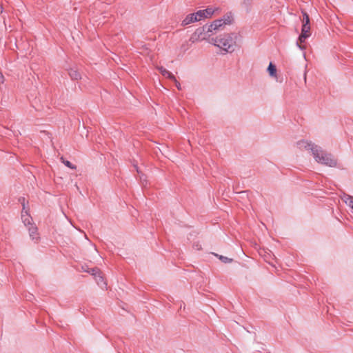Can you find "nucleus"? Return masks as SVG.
Wrapping results in <instances>:
<instances>
[{"mask_svg": "<svg viewBox=\"0 0 353 353\" xmlns=\"http://www.w3.org/2000/svg\"><path fill=\"white\" fill-rule=\"evenodd\" d=\"M210 43L219 47L225 52H232L234 50L236 41L231 34H226L211 38Z\"/></svg>", "mask_w": 353, "mask_h": 353, "instance_id": "nucleus-1", "label": "nucleus"}, {"mask_svg": "<svg viewBox=\"0 0 353 353\" xmlns=\"http://www.w3.org/2000/svg\"><path fill=\"white\" fill-rule=\"evenodd\" d=\"M208 25L203 26V27L197 28L194 34L190 38L191 43H195L198 40L205 39L207 37H210L211 34Z\"/></svg>", "mask_w": 353, "mask_h": 353, "instance_id": "nucleus-2", "label": "nucleus"}, {"mask_svg": "<svg viewBox=\"0 0 353 353\" xmlns=\"http://www.w3.org/2000/svg\"><path fill=\"white\" fill-rule=\"evenodd\" d=\"M231 21L229 17L214 21L210 25H208L211 34L216 33L219 30H222L226 24L230 23Z\"/></svg>", "mask_w": 353, "mask_h": 353, "instance_id": "nucleus-3", "label": "nucleus"}, {"mask_svg": "<svg viewBox=\"0 0 353 353\" xmlns=\"http://www.w3.org/2000/svg\"><path fill=\"white\" fill-rule=\"evenodd\" d=\"M318 163L334 168L337 165V160L334 158L332 154L327 152L322 159H319Z\"/></svg>", "mask_w": 353, "mask_h": 353, "instance_id": "nucleus-4", "label": "nucleus"}, {"mask_svg": "<svg viewBox=\"0 0 353 353\" xmlns=\"http://www.w3.org/2000/svg\"><path fill=\"white\" fill-rule=\"evenodd\" d=\"M297 147L301 150H310V152L312 151L313 148L315 147L316 145L310 141H305V140H301L297 142Z\"/></svg>", "mask_w": 353, "mask_h": 353, "instance_id": "nucleus-5", "label": "nucleus"}, {"mask_svg": "<svg viewBox=\"0 0 353 353\" xmlns=\"http://www.w3.org/2000/svg\"><path fill=\"white\" fill-rule=\"evenodd\" d=\"M311 153L315 161L317 163H319V159H322L324 154L327 153V152L323 150L321 147L316 145L315 147L313 148V150L311 152Z\"/></svg>", "mask_w": 353, "mask_h": 353, "instance_id": "nucleus-6", "label": "nucleus"}, {"mask_svg": "<svg viewBox=\"0 0 353 353\" xmlns=\"http://www.w3.org/2000/svg\"><path fill=\"white\" fill-rule=\"evenodd\" d=\"M196 21H197V19L194 15V13L189 14L182 21L181 26H185Z\"/></svg>", "mask_w": 353, "mask_h": 353, "instance_id": "nucleus-7", "label": "nucleus"}, {"mask_svg": "<svg viewBox=\"0 0 353 353\" xmlns=\"http://www.w3.org/2000/svg\"><path fill=\"white\" fill-rule=\"evenodd\" d=\"M68 74L72 80H79L81 79V75L76 68H70Z\"/></svg>", "mask_w": 353, "mask_h": 353, "instance_id": "nucleus-8", "label": "nucleus"}, {"mask_svg": "<svg viewBox=\"0 0 353 353\" xmlns=\"http://www.w3.org/2000/svg\"><path fill=\"white\" fill-rule=\"evenodd\" d=\"M159 72L165 77L169 79H174V76L168 70H167L165 68L161 66L157 68Z\"/></svg>", "mask_w": 353, "mask_h": 353, "instance_id": "nucleus-9", "label": "nucleus"}, {"mask_svg": "<svg viewBox=\"0 0 353 353\" xmlns=\"http://www.w3.org/2000/svg\"><path fill=\"white\" fill-rule=\"evenodd\" d=\"M28 231L30 233V236L32 238V239H37V228L35 225H31L29 226Z\"/></svg>", "mask_w": 353, "mask_h": 353, "instance_id": "nucleus-10", "label": "nucleus"}, {"mask_svg": "<svg viewBox=\"0 0 353 353\" xmlns=\"http://www.w3.org/2000/svg\"><path fill=\"white\" fill-rule=\"evenodd\" d=\"M342 199L348 206L352 208L353 212V196L348 194H344L342 197Z\"/></svg>", "mask_w": 353, "mask_h": 353, "instance_id": "nucleus-11", "label": "nucleus"}, {"mask_svg": "<svg viewBox=\"0 0 353 353\" xmlns=\"http://www.w3.org/2000/svg\"><path fill=\"white\" fill-rule=\"evenodd\" d=\"M21 219L25 225L30 226L32 224V218L28 214L27 212H26V214L22 212Z\"/></svg>", "mask_w": 353, "mask_h": 353, "instance_id": "nucleus-12", "label": "nucleus"}, {"mask_svg": "<svg viewBox=\"0 0 353 353\" xmlns=\"http://www.w3.org/2000/svg\"><path fill=\"white\" fill-rule=\"evenodd\" d=\"M95 281L97 283V284L101 287H106V283L104 281L103 277L101 275V273H99L95 278Z\"/></svg>", "mask_w": 353, "mask_h": 353, "instance_id": "nucleus-13", "label": "nucleus"}, {"mask_svg": "<svg viewBox=\"0 0 353 353\" xmlns=\"http://www.w3.org/2000/svg\"><path fill=\"white\" fill-rule=\"evenodd\" d=\"M301 34L305 35L310 36V26L307 24H303L301 29Z\"/></svg>", "mask_w": 353, "mask_h": 353, "instance_id": "nucleus-14", "label": "nucleus"}, {"mask_svg": "<svg viewBox=\"0 0 353 353\" xmlns=\"http://www.w3.org/2000/svg\"><path fill=\"white\" fill-rule=\"evenodd\" d=\"M192 43H191V41L189 40V41H185L184 43H183L181 46V50L183 52H185V51H187L191 46V44Z\"/></svg>", "mask_w": 353, "mask_h": 353, "instance_id": "nucleus-15", "label": "nucleus"}, {"mask_svg": "<svg viewBox=\"0 0 353 353\" xmlns=\"http://www.w3.org/2000/svg\"><path fill=\"white\" fill-rule=\"evenodd\" d=\"M268 71L269 72V74L270 76H272V77L276 76V69L275 65H273L272 63H270V65L268 68Z\"/></svg>", "mask_w": 353, "mask_h": 353, "instance_id": "nucleus-16", "label": "nucleus"}, {"mask_svg": "<svg viewBox=\"0 0 353 353\" xmlns=\"http://www.w3.org/2000/svg\"><path fill=\"white\" fill-rule=\"evenodd\" d=\"M194 15L197 19V21H199L203 19H205V12H204V11H203V10H200L197 11L196 12H194Z\"/></svg>", "mask_w": 353, "mask_h": 353, "instance_id": "nucleus-17", "label": "nucleus"}, {"mask_svg": "<svg viewBox=\"0 0 353 353\" xmlns=\"http://www.w3.org/2000/svg\"><path fill=\"white\" fill-rule=\"evenodd\" d=\"M85 272L91 274L94 276V278L101 273L100 270L98 268H90L88 270H85Z\"/></svg>", "mask_w": 353, "mask_h": 353, "instance_id": "nucleus-18", "label": "nucleus"}, {"mask_svg": "<svg viewBox=\"0 0 353 353\" xmlns=\"http://www.w3.org/2000/svg\"><path fill=\"white\" fill-rule=\"evenodd\" d=\"M205 12V18L210 17L214 12V10L212 8H208L205 10H203Z\"/></svg>", "mask_w": 353, "mask_h": 353, "instance_id": "nucleus-19", "label": "nucleus"}, {"mask_svg": "<svg viewBox=\"0 0 353 353\" xmlns=\"http://www.w3.org/2000/svg\"><path fill=\"white\" fill-rule=\"evenodd\" d=\"M303 24L310 25L309 15L306 12H303Z\"/></svg>", "mask_w": 353, "mask_h": 353, "instance_id": "nucleus-20", "label": "nucleus"}, {"mask_svg": "<svg viewBox=\"0 0 353 353\" xmlns=\"http://www.w3.org/2000/svg\"><path fill=\"white\" fill-rule=\"evenodd\" d=\"M61 160L65 166H67L71 169H76V166H74L73 164H72L69 161L63 159V157H61Z\"/></svg>", "mask_w": 353, "mask_h": 353, "instance_id": "nucleus-21", "label": "nucleus"}, {"mask_svg": "<svg viewBox=\"0 0 353 353\" xmlns=\"http://www.w3.org/2000/svg\"><path fill=\"white\" fill-rule=\"evenodd\" d=\"M219 259H221L223 263H230V262L232 261V259H229V258H228V257H226V256H221V255H220V256H219Z\"/></svg>", "mask_w": 353, "mask_h": 353, "instance_id": "nucleus-22", "label": "nucleus"}, {"mask_svg": "<svg viewBox=\"0 0 353 353\" xmlns=\"http://www.w3.org/2000/svg\"><path fill=\"white\" fill-rule=\"evenodd\" d=\"M309 37L307 35H305L303 34H301L299 37V41L300 43H303L305 42V39L307 38H308Z\"/></svg>", "mask_w": 353, "mask_h": 353, "instance_id": "nucleus-23", "label": "nucleus"}, {"mask_svg": "<svg viewBox=\"0 0 353 353\" xmlns=\"http://www.w3.org/2000/svg\"><path fill=\"white\" fill-rule=\"evenodd\" d=\"M193 248L196 250H200L201 249V245L199 243H194Z\"/></svg>", "mask_w": 353, "mask_h": 353, "instance_id": "nucleus-24", "label": "nucleus"}, {"mask_svg": "<svg viewBox=\"0 0 353 353\" xmlns=\"http://www.w3.org/2000/svg\"><path fill=\"white\" fill-rule=\"evenodd\" d=\"M172 80L175 82V85H176V87L177 88V89L179 90H181V84L179 81H176V78L174 77V79H172Z\"/></svg>", "mask_w": 353, "mask_h": 353, "instance_id": "nucleus-25", "label": "nucleus"}, {"mask_svg": "<svg viewBox=\"0 0 353 353\" xmlns=\"http://www.w3.org/2000/svg\"><path fill=\"white\" fill-rule=\"evenodd\" d=\"M4 81V77L0 71V83H3Z\"/></svg>", "mask_w": 353, "mask_h": 353, "instance_id": "nucleus-26", "label": "nucleus"}, {"mask_svg": "<svg viewBox=\"0 0 353 353\" xmlns=\"http://www.w3.org/2000/svg\"><path fill=\"white\" fill-rule=\"evenodd\" d=\"M3 10V6H2L1 3H0V14L2 13Z\"/></svg>", "mask_w": 353, "mask_h": 353, "instance_id": "nucleus-27", "label": "nucleus"}, {"mask_svg": "<svg viewBox=\"0 0 353 353\" xmlns=\"http://www.w3.org/2000/svg\"><path fill=\"white\" fill-rule=\"evenodd\" d=\"M243 3L244 4H249L250 3V0H245Z\"/></svg>", "mask_w": 353, "mask_h": 353, "instance_id": "nucleus-28", "label": "nucleus"}, {"mask_svg": "<svg viewBox=\"0 0 353 353\" xmlns=\"http://www.w3.org/2000/svg\"><path fill=\"white\" fill-rule=\"evenodd\" d=\"M143 176H140V179H141V181H142V184H143V185H145V184L143 183V180H144V179H143Z\"/></svg>", "mask_w": 353, "mask_h": 353, "instance_id": "nucleus-29", "label": "nucleus"}, {"mask_svg": "<svg viewBox=\"0 0 353 353\" xmlns=\"http://www.w3.org/2000/svg\"><path fill=\"white\" fill-rule=\"evenodd\" d=\"M135 168H136V170H137V172H139V170H138V168H137V166H135Z\"/></svg>", "mask_w": 353, "mask_h": 353, "instance_id": "nucleus-30", "label": "nucleus"}, {"mask_svg": "<svg viewBox=\"0 0 353 353\" xmlns=\"http://www.w3.org/2000/svg\"><path fill=\"white\" fill-rule=\"evenodd\" d=\"M297 45L299 46V48H301V46H299V44L297 43Z\"/></svg>", "mask_w": 353, "mask_h": 353, "instance_id": "nucleus-31", "label": "nucleus"}, {"mask_svg": "<svg viewBox=\"0 0 353 353\" xmlns=\"http://www.w3.org/2000/svg\"><path fill=\"white\" fill-rule=\"evenodd\" d=\"M352 212H353V211H352Z\"/></svg>", "mask_w": 353, "mask_h": 353, "instance_id": "nucleus-32", "label": "nucleus"}]
</instances>
